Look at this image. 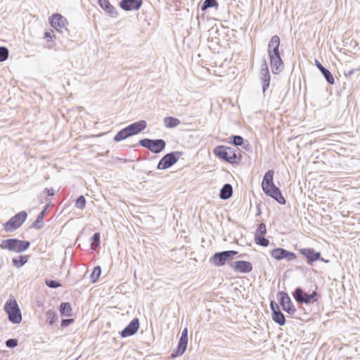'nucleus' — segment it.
<instances>
[{"label":"nucleus","instance_id":"1","mask_svg":"<svg viewBox=\"0 0 360 360\" xmlns=\"http://www.w3.org/2000/svg\"><path fill=\"white\" fill-rule=\"evenodd\" d=\"M4 309L8 315L10 322L18 324L22 321V314L15 299L9 298L5 303Z\"/></svg>","mask_w":360,"mask_h":360},{"label":"nucleus","instance_id":"2","mask_svg":"<svg viewBox=\"0 0 360 360\" xmlns=\"http://www.w3.org/2000/svg\"><path fill=\"white\" fill-rule=\"evenodd\" d=\"M214 154L219 159L230 164H234L239 160L234 148L226 146H217L213 150Z\"/></svg>","mask_w":360,"mask_h":360},{"label":"nucleus","instance_id":"3","mask_svg":"<svg viewBox=\"0 0 360 360\" xmlns=\"http://www.w3.org/2000/svg\"><path fill=\"white\" fill-rule=\"evenodd\" d=\"M30 243L28 240H21L17 238H8L3 240L0 248L3 250L22 252L29 248Z\"/></svg>","mask_w":360,"mask_h":360},{"label":"nucleus","instance_id":"4","mask_svg":"<svg viewBox=\"0 0 360 360\" xmlns=\"http://www.w3.org/2000/svg\"><path fill=\"white\" fill-rule=\"evenodd\" d=\"M292 296L298 304H311L318 300V292L316 290L312 291L311 294L304 292L303 289L297 287L292 292Z\"/></svg>","mask_w":360,"mask_h":360},{"label":"nucleus","instance_id":"5","mask_svg":"<svg viewBox=\"0 0 360 360\" xmlns=\"http://www.w3.org/2000/svg\"><path fill=\"white\" fill-rule=\"evenodd\" d=\"M139 144L155 154L161 153L166 147V142L162 139H150L145 138L139 141Z\"/></svg>","mask_w":360,"mask_h":360},{"label":"nucleus","instance_id":"6","mask_svg":"<svg viewBox=\"0 0 360 360\" xmlns=\"http://www.w3.org/2000/svg\"><path fill=\"white\" fill-rule=\"evenodd\" d=\"M27 217V214L25 211H21L4 224V229L6 232H13L22 226Z\"/></svg>","mask_w":360,"mask_h":360},{"label":"nucleus","instance_id":"7","mask_svg":"<svg viewBox=\"0 0 360 360\" xmlns=\"http://www.w3.org/2000/svg\"><path fill=\"white\" fill-rule=\"evenodd\" d=\"M238 254L236 250H224L215 252L210 258V262L216 266H224L226 262L232 259Z\"/></svg>","mask_w":360,"mask_h":360},{"label":"nucleus","instance_id":"8","mask_svg":"<svg viewBox=\"0 0 360 360\" xmlns=\"http://www.w3.org/2000/svg\"><path fill=\"white\" fill-rule=\"evenodd\" d=\"M182 152L173 151L165 155L159 161L157 169H166L174 165L182 155Z\"/></svg>","mask_w":360,"mask_h":360},{"label":"nucleus","instance_id":"9","mask_svg":"<svg viewBox=\"0 0 360 360\" xmlns=\"http://www.w3.org/2000/svg\"><path fill=\"white\" fill-rule=\"evenodd\" d=\"M277 299L282 309L290 315H293L296 312V308L288 294L284 291L277 292Z\"/></svg>","mask_w":360,"mask_h":360},{"label":"nucleus","instance_id":"10","mask_svg":"<svg viewBox=\"0 0 360 360\" xmlns=\"http://www.w3.org/2000/svg\"><path fill=\"white\" fill-rule=\"evenodd\" d=\"M298 252L305 258L309 265H312L315 262L321 259V252L316 251L312 248H300Z\"/></svg>","mask_w":360,"mask_h":360},{"label":"nucleus","instance_id":"11","mask_svg":"<svg viewBox=\"0 0 360 360\" xmlns=\"http://www.w3.org/2000/svg\"><path fill=\"white\" fill-rule=\"evenodd\" d=\"M50 24L56 30L63 33V29L68 32L66 25L68 24L67 19L59 13H54L49 19Z\"/></svg>","mask_w":360,"mask_h":360},{"label":"nucleus","instance_id":"12","mask_svg":"<svg viewBox=\"0 0 360 360\" xmlns=\"http://www.w3.org/2000/svg\"><path fill=\"white\" fill-rule=\"evenodd\" d=\"M271 255L276 260L287 259L288 261H292L297 258L296 255L290 251H288L282 248H274L271 252Z\"/></svg>","mask_w":360,"mask_h":360},{"label":"nucleus","instance_id":"13","mask_svg":"<svg viewBox=\"0 0 360 360\" xmlns=\"http://www.w3.org/2000/svg\"><path fill=\"white\" fill-rule=\"evenodd\" d=\"M229 266L234 271L243 274H247L252 270L251 262L244 260L231 262Z\"/></svg>","mask_w":360,"mask_h":360},{"label":"nucleus","instance_id":"14","mask_svg":"<svg viewBox=\"0 0 360 360\" xmlns=\"http://www.w3.org/2000/svg\"><path fill=\"white\" fill-rule=\"evenodd\" d=\"M270 308L272 311V319L279 326H284L286 321L285 316L275 301H271Z\"/></svg>","mask_w":360,"mask_h":360},{"label":"nucleus","instance_id":"15","mask_svg":"<svg viewBox=\"0 0 360 360\" xmlns=\"http://www.w3.org/2000/svg\"><path fill=\"white\" fill-rule=\"evenodd\" d=\"M139 328V320L133 319L130 323L120 332L122 338H127L134 335Z\"/></svg>","mask_w":360,"mask_h":360},{"label":"nucleus","instance_id":"16","mask_svg":"<svg viewBox=\"0 0 360 360\" xmlns=\"http://www.w3.org/2000/svg\"><path fill=\"white\" fill-rule=\"evenodd\" d=\"M270 65L273 74L277 75L284 69V63L281 58V54L269 56Z\"/></svg>","mask_w":360,"mask_h":360},{"label":"nucleus","instance_id":"17","mask_svg":"<svg viewBox=\"0 0 360 360\" xmlns=\"http://www.w3.org/2000/svg\"><path fill=\"white\" fill-rule=\"evenodd\" d=\"M264 192L266 195L272 198L274 200H275L279 204H281V205L285 204L286 200H285V198L283 197L281 190L276 186H273L272 188H269V189L264 191Z\"/></svg>","mask_w":360,"mask_h":360},{"label":"nucleus","instance_id":"18","mask_svg":"<svg viewBox=\"0 0 360 360\" xmlns=\"http://www.w3.org/2000/svg\"><path fill=\"white\" fill-rule=\"evenodd\" d=\"M188 345V329L185 328L182 332L180 337V339L178 342L177 348L176 350V355L181 356L182 355L186 350Z\"/></svg>","mask_w":360,"mask_h":360},{"label":"nucleus","instance_id":"19","mask_svg":"<svg viewBox=\"0 0 360 360\" xmlns=\"http://www.w3.org/2000/svg\"><path fill=\"white\" fill-rule=\"evenodd\" d=\"M281 40L278 36H273L268 44V56H276L281 54L279 51Z\"/></svg>","mask_w":360,"mask_h":360},{"label":"nucleus","instance_id":"20","mask_svg":"<svg viewBox=\"0 0 360 360\" xmlns=\"http://www.w3.org/2000/svg\"><path fill=\"white\" fill-rule=\"evenodd\" d=\"M143 4L142 0H121L120 6L122 9L126 11L139 10Z\"/></svg>","mask_w":360,"mask_h":360},{"label":"nucleus","instance_id":"21","mask_svg":"<svg viewBox=\"0 0 360 360\" xmlns=\"http://www.w3.org/2000/svg\"><path fill=\"white\" fill-rule=\"evenodd\" d=\"M147 127L146 120H140L130 124L127 126L129 131H130L131 136L136 135L143 131Z\"/></svg>","mask_w":360,"mask_h":360},{"label":"nucleus","instance_id":"22","mask_svg":"<svg viewBox=\"0 0 360 360\" xmlns=\"http://www.w3.org/2000/svg\"><path fill=\"white\" fill-rule=\"evenodd\" d=\"M274 172L271 169L268 170L265 173L262 182V188L263 191L269 188H272L273 186H276L274 182Z\"/></svg>","mask_w":360,"mask_h":360},{"label":"nucleus","instance_id":"23","mask_svg":"<svg viewBox=\"0 0 360 360\" xmlns=\"http://www.w3.org/2000/svg\"><path fill=\"white\" fill-rule=\"evenodd\" d=\"M315 65L317 67V68L320 70V72L327 81V82L330 84H334L335 79L330 71L328 69L326 68L324 66H323V65L318 60H315Z\"/></svg>","mask_w":360,"mask_h":360},{"label":"nucleus","instance_id":"24","mask_svg":"<svg viewBox=\"0 0 360 360\" xmlns=\"http://www.w3.org/2000/svg\"><path fill=\"white\" fill-rule=\"evenodd\" d=\"M99 6L112 18L117 16V12L108 0H98Z\"/></svg>","mask_w":360,"mask_h":360},{"label":"nucleus","instance_id":"25","mask_svg":"<svg viewBox=\"0 0 360 360\" xmlns=\"http://www.w3.org/2000/svg\"><path fill=\"white\" fill-rule=\"evenodd\" d=\"M233 194V187L230 184H226L220 190L219 197L222 200L229 199Z\"/></svg>","mask_w":360,"mask_h":360},{"label":"nucleus","instance_id":"26","mask_svg":"<svg viewBox=\"0 0 360 360\" xmlns=\"http://www.w3.org/2000/svg\"><path fill=\"white\" fill-rule=\"evenodd\" d=\"M59 311L62 316H72V308L70 302H61L59 306Z\"/></svg>","mask_w":360,"mask_h":360},{"label":"nucleus","instance_id":"27","mask_svg":"<svg viewBox=\"0 0 360 360\" xmlns=\"http://www.w3.org/2000/svg\"><path fill=\"white\" fill-rule=\"evenodd\" d=\"M130 136H131V134L130 131H129L127 127H126L124 129L119 131L116 134V135L114 136L113 139L116 142H120V141H123Z\"/></svg>","mask_w":360,"mask_h":360},{"label":"nucleus","instance_id":"28","mask_svg":"<svg viewBox=\"0 0 360 360\" xmlns=\"http://www.w3.org/2000/svg\"><path fill=\"white\" fill-rule=\"evenodd\" d=\"M28 255H20L12 259V263L16 268H20L24 266L28 261Z\"/></svg>","mask_w":360,"mask_h":360},{"label":"nucleus","instance_id":"29","mask_svg":"<svg viewBox=\"0 0 360 360\" xmlns=\"http://www.w3.org/2000/svg\"><path fill=\"white\" fill-rule=\"evenodd\" d=\"M46 322L50 326H53L58 320L57 313L53 309H49L46 312Z\"/></svg>","mask_w":360,"mask_h":360},{"label":"nucleus","instance_id":"30","mask_svg":"<svg viewBox=\"0 0 360 360\" xmlns=\"http://www.w3.org/2000/svg\"><path fill=\"white\" fill-rule=\"evenodd\" d=\"M164 124L167 128H174L180 124V120L174 117H166L164 118Z\"/></svg>","mask_w":360,"mask_h":360},{"label":"nucleus","instance_id":"31","mask_svg":"<svg viewBox=\"0 0 360 360\" xmlns=\"http://www.w3.org/2000/svg\"><path fill=\"white\" fill-rule=\"evenodd\" d=\"M218 6L217 0H205L201 5V10L205 11L210 8H217Z\"/></svg>","mask_w":360,"mask_h":360},{"label":"nucleus","instance_id":"32","mask_svg":"<svg viewBox=\"0 0 360 360\" xmlns=\"http://www.w3.org/2000/svg\"><path fill=\"white\" fill-rule=\"evenodd\" d=\"M91 248L92 250H96L98 247V245H100V243H101L100 233H98V232L94 233V235L91 238Z\"/></svg>","mask_w":360,"mask_h":360},{"label":"nucleus","instance_id":"33","mask_svg":"<svg viewBox=\"0 0 360 360\" xmlns=\"http://www.w3.org/2000/svg\"><path fill=\"white\" fill-rule=\"evenodd\" d=\"M101 274V268L100 266H96L94 268L92 273L90 275V279L91 283H96Z\"/></svg>","mask_w":360,"mask_h":360},{"label":"nucleus","instance_id":"34","mask_svg":"<svg viewBox=\"0 0 360 360\" xmlns=\"http://www.w3.org/2000/svg\"><path fill=\"white\" fill-rule=\"evenodd\" d=\"M230 139L229 143L235 146H241L244 143V139L239 135H232Z\"/></svg>","mask_w":360,"mask_h":360},{"label":"nucleus","instance_id":"35","mask_svg":"<svg viewBox=\"0 0 360 360\" xmlns=\"http://www.w3.org/2000/svg\"><path fill=\"white\" fill-rule=\"evenodd\" d=\"M270 79H271L270 74L261 76L260 79H261L262 83V89H263V92L264 93H265V91L267 90V89L269 86Z\"/></svg>","mask_w":360,"mask_h":360},{"label":"nucleus","instance_id":"36","mask_svg":"<svg viewBox=\"0 0 360 360\" xmlns=\"http://www.w3.org/2000/svg\"><path fill=\"white\" fill-rule=\"evenodd\" d=\"M266 233V225L264 223H261L259 224L257 229H256L255 237L259 236H264Z\"/></svg>","mask_w":360,"mask_h":360},{"label":"nucleus","instance_id":"37","mask_svg":"<svg viewBox=\"0 0 360 360\" xmlns=\"http://www.w3.org/2000/svg\"><path fill=\"white\" fill-rule=\"evenodd\" d=\"M255 243L262 247H267L269 245V240L264 236L255 237Z\"/></svg>","mask_w":360,"mask_h":360},{"label":"nucleus","instance_id":"38","mask_svg":"<svg viewBox=\"0 0 360 360\" xmlns=\"http://www.w3.org/2000/svg\"><path fill=\"white\" fill-rule=\"evenodd\" d=\"M86 206V199L84 195L79 196L75 201V207L83 210Z\"/></svg>","mask_w":360,"mask_h":360},{"label":"nucleus","instance_id":"39","mask_svg":"<svg viewBox=\"0 0 360 360\" xmlns=\"http://www.w3.org/2000/svg\"><path fill=\"white\" fill-rule=\"evenodd\" d=\"M8 49L5 46H0V62H4L8 57Z\"/></svg>","mask_w":360,"mask_h":360},{"label":"nucleus","instance_id":"40","mask_svg":"<svg viewBox=\"0 0 360 360\" xmlns=\"http://www.w3.org/2000/svg\"><path fill=\"white\" fill-rule=\"evenodd\" d=\"M45 283L49 288H58L61 286V284L58 281L53 279H46L45 281Z\"/></svg>","mask_w":360,"mask_h":360},{"label":"nucleus","instance_id":"41","mask_svg":"<svg viewBox=\"0 0 360 360\" xmlns=\"http://www.w3.org/2000/svg\"><path fill=\"white\" fill-rule=\"evenodd\" d=\"M6 346L8 348H14L18 345V340L15 338H10L5 342Z\"/></svg>","mask_w":360,"mask_h":360},{"label":"nucleus","instance_id":"42","mask_svg":"<svg viewBox=\"0 0 360 360\" xmlns=\"http://www.w3.org/2000/svg\"><path fill=\"white\" fill-rule=\"evenodd\" d=\"M44 225V221L37 217L36 220L32 224L31 228L41 229Z\"/></svg>","mask_w":360,"mask_h":360},{"label":"nucleus","instance_id":"43","mask_svg":"<svg viewBox=\"0 0 360 360\" xmlns=\"http://www.w3.org/2000/svg\"><path fill=\"white\" fill-rule=\"evenodd\" d=\"M260 74H261V76L270 74L269 73V68H268V65H267V63H266V60L265 58L264 59L263 64L262 65V68H261V70H260Z\"/></svg>","mask_w":360,"mask_h":360},{"label":"nucleus","instance_id":"44","mask_svg":"<svg viewBox=\"0 0 360 360\" xmlns=\"http://www.w3.org/2000/svg\"><path fill=\"white\" fill-rule=\"evenodd\" d=\"M53 33V31L51 30H49V31H46L44 34V38L46 39L48 41H53V39L56 38Z\"/></svg>","mask_w":360,"mask_h":360},{"label":"nucleus","instance_id":"45","mask_svg":"<svg viewBox=\"0 0 360 360\" xmlns=\"http://www.w3.org/2000/svg\"><path fill=\"white\" fill-rule=\"evenodd\" d=\"M73 322H74V319H62L61 323H60V326H61L62 328H65V327H68V326H70Z\"/></svg>","mask_w":360,"mask_h":360},{"label":"nucleus","instance_id":"46","mask_svg":"<svg viewBox=\"0 0 360 360\" xmlns=\"http://www.w3.org/2000/svg\"><path fill=\"white\" fill-rule=\"evenodd\" d=\"M47 208H48V206L46 205L44 209L39 213V214L37 215V218L39 219H42V221H44V218L46 215V210H47Z\"/></svg>","mask_w":360,"mask_h":360},{"label":"nucleus","instance_id":"47","mask_svg":"<svg viewBox=\"0 0 360 360\" xmlns=\"http://www.w3.org/2000/svg\"><path fill=\"white\" fill-rule=\"evenodd\" d=\"M44 193H46L48 196H53L55 195V192L53 188H46L44 189Z\"/></svg>","mask_w":360,"mask_h":360},{"label":"nucleus","instance_id":"48","mask_svg":"<svg viewBox=\"0 0 360 360\" xmlns=\"http://www.w3.org/2000/svg\"><path fill=\"white\" fill-rule=\"evenodd\" d=\"M355 70L354 69H352V70H349L347 72H345V75L346 76V77H350L354 72Z\"/></svg>","mask_w":360,"mask_h":360},{"label":"nucleus","instance_id":"49","mask_svg":"<svg viewBox=\"0 0 360 360\" xmlns=\"http://www.w3.org/2000/svg\"><path fill=\"white\" fill-rule=\"evenodd\" d=\"M320 260H321V261H322V262H325V263H328V262H329V260H328V259H323V257H321V259Z\"/></svg>","mask_w":360,"mask_h":360},{"label":"nucleus","instance_id":"50","mask_svg":"<svg viewBox=\"0 0 360 360\" xmlns=\"http://www.w3.org/2000/svg\"><path fill=\"white\" fill-rule=\"evenodd\" d=\"M258 212L259 214L261 212L260 209L258 207Z\"/></svg>","mask_w":360,"mask_h":360},{"label":"nucleus","instance_id":"51","mask_svg":"<svg viewBox=\"0 0 360 360\" xmlns=\"http://www.w3.org/2000/svg\"><path fill=\"white\" fill-rule=\"evenodd\" d=\"M76 360H77V359H76Z\"/></svg>","mask_w":360,"mask_h":360}]
</instances>
